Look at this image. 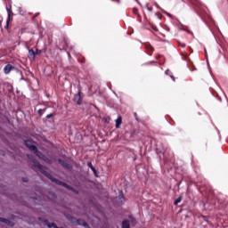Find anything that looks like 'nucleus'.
I'll list each match as a JSON object with an SVG mask.
<instances>
[{"mask_svg":"<svg viewBox=\"0 0 228 228\" xmlns=\"http://www.w3.org/2000/svg\"><path fill=\"white\" fill-rule=\"evenodd\" d=\"M25 144L27 145V147H28V149H30V151H33V152H35V154H37V156H38V158H42V153H40L37 150V146L34 145L33 142H31V141L25 142Z\"/></svg>","mask_w":228,"mask_h":228,"instance_id":"f257e3e1","label":"nucleus"},{"mask_svg":"<svg viewBox=\"0 0 228 228\" xmlns=\"http://www.w3.org/2000/svg\"><path fill=\"white\" fill-rule=\"evenodd\" d=\"M28 58L30 60H33L35 58V51L33 50H28Z\"/></svg>","mask_w":228,"mask_h":228,"instance_id":"0eeeda50","label":"nucleus"},{"mask_svg":"<svg viewBox=\"0 0 228 228\" xmlns=\"http://www.w3.org/2000/svg\"><path fill=\"white\" fill-rule=\"evenodd\" d=\"M11 71H12V65L10 64L6 65L4 69V74H10Z\"/></svg>","mask_w":228,"mask_h":228,"instance_id":"20e7f679","label":"nucleus"},{"mask_svg":"<svg viewBox=\"0 0 228 228\" xmlns=\"http://www.w3.org/2000/svg\"><path fill=\"white\" fill-rule=\"evenodd\" d=\"M74 102H77V104H81V94L79 93L75 95Z\"/></svg>","mask_w":228,"mask_h":228,"instance_id":"7ed1b4c3","label":"nucleus"},{"mask_svg":"<svg viewBox=\"0 0 228 228\" xmlns=\"http://www.w3.org/2000/svg\"><path fill=\"white\" fill-rule=\"evenodd\" d=\"M47 118H51V115H48V116H47Z\"/></svg>","mask_w":228,"mask_h":228,"instance_id":"ddd939ff","label":"nucleus"},{"mask_svg":"<svg viewBox=\"0 0 228 228\" xmlns=\"http://www.w3.org/2000/svg\"><path fill=\"white\" fill-rule=\"evenodd\" d=\"M122 124V118H118L117 119H116V127L117 128H118V127H120V125Z\"/></svg>","mask_w":228,"mask_h":228,"instance_id":"423d86ee","label":"nucleus"},{"mask_svg":"<svg viewBox=\"0 0 228 228\" xmlns=\"http://www.w3.org/2000/svg\"><path fill=\"white\" fill-rule=\"evenodd\" d=\"M181 200H183L181 198L176 199L175 201V206H177V204H179V202H181Z\"/></svg>","mask_w":228,"mask_h":228,"instance_id":"9b49d317","label":"nucleus"},{"mask_svg":"<svg viewBox=\"0 0 228 228\" xmlns=\"http://www.w3.org/2000/svg\"><path fill=\"white\" fill-rule=\"evenodd\" d=\"M92 170L95 172V168L94 167H91Z\"/></svg>","mask_w":228,"mask_h":228,"instance_id":"f8f14e48","label":"nucleus"},{"mask_svg":"<svg viewBox=\"0 0 228 228\" xmlns=\"http://www.w3.org/2000/svg\"><path fill=\"white\" fill-rule=\"evenodd\" d=\"M125 201L124 200V196H118L115 199V202L116 204H118V206H120L123 202Z\"/></svg>","mask_w":228,"mask_h":228,"instance_id":"f03ea898","label":"nucleus"},{"mask_svg":"<svg viewBox=\"0 0 228 228\" xmlns=\"http://www.w3.org/2000/svg\"><path fill=\"white\" fill-rule=\"evenodd\" d=\"M0 222H3L4 224H10V222L3 217H0Z\"/></svg>","mask_w":228,"mask_h":228,"instance_id":"9d476101","label":"nucleus"},{"mask_svg":"<svg viewBox=\"0 0 228 228\" xmlns=\"http://www.w3.org/2000/svg\"><path fill=\"white\" fill-rule=\"evenodd\" d=\"M122 228H129V221H123Z\"/></svg>","mask_w":228,"mask_h":228,"instance_id":"6e6552de","label":"nucleus"},{"mask_svg":"<svg viewBox=\"0 0 228 228\" xmlns=\"http://www.w3.org/2000/svg\"><path fill=\"white\" fill-rule=\"evenodd\" d=\"M171 78L175 81V78H174V77H171Z\"/></svg>","mask_w":228,"mask_h":228,"instance_id":"4468645a","label":"nucleus"},{"mask_svg":"<svg viewBox=\"0 0 228 228\" xmlns=\"http://www.w3.org/2000/svg\"><path fill=\"white\" fill-rule=\"evenodd\" d=\"M45 224L47 225V227H49V228H52V227H53V228H58V226H56V224H54L53 223H45Z\"/></svg>","mask_w":228,"mask_h":228,"instance_id":"1a4fd4ad","label":"nucleus"},{"mask_svg":"<svg viewBox=\"0 0 228 228\" xmlns=\"http://www.w3.org/2000/svg\"><path fill=\"white\" fill-rule=\"evenodd\" d=\"M6 10H7V13H8V20H7L6 26H8V24H10V19L12 17V10L9 9L8 7L6 8Z\"/></svg>","mask_w":228,"mask_h":228,"instance_id":"39448f33","label":"nucleus"}]
</instances>
